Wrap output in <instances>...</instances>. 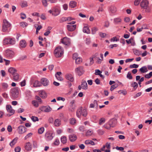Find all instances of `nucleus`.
Listing matches in <instances>:
<instances>
[{
    "label": "nucleus",
    "mask_w": 152,
    "mask_h": 152,
    "mask_svg": "<svg viewBox=\"0 0 152 152\" xmlns=\"http://www.w3.org/2000/svg\"><path fill=\"white\" fill-rule=\"evenodd\" d=\"M148 4L149 1L148 0H142L140 3V6L142 8L145 9V12L148 13L151 11Z\"/></svg>",
    "instance_id": "f257e3e1"
},
{
    "label": "nucleus",
    "mask_w": 152,
    "mask_h": 152,
    "mask_svg": "<svg viewBox=\"0 0 152 152\" xmlns=\"http://www.w3.org/2000/svg\"><path fill=\"white\" fill-rule=\"evenodd\" d=\"M54 54L57 58L61 57L64 53V50L61 46L56 48L54 51Z\"/></svg>",
    "instance_id": "f03ea898"
},
{
    "label": "nucleus",
    "mask_w": 152,
    "mask_h": 152,
    "mask_svg": "<svg viewBox=\"0 0 152 152\" xmlns=\"http://www.w3.org/2000/svg\"><path fill=\"white\" fill-rule=\"evenodd\" d=\"M81 115L86 117L87 115V112L86 109H84L83 110V108L80 107L77 111L76 115L79 118Z\"/></svg>",
    "instance_id": "7ed1b4c3"
},
{
    "label": "nucleus",
    "mask_w": 152,
    "mask_h": 152,
    "mask_svg": "<svg viewBox=\"0 0 152 152\" xmlns=\"http://www.w3.org/2000/svg\"><path fill=\"white\" fill-rule=\"evenodd\" d=\"M11 26L10 24L5 19L3 20V25L2 27V31L4 32H8V28Z\"/></svg>",
    "instance_id": "20e7f679"
},
{
    "label": "nucleus",
    "mask_w": 152,
    "mask_h": 152,
    "mask_svg": "<svg viewBox=\"0 0 152 152\" xmlns=\"http://www.w3.org/2000/svg\"><path fill=\"white\" fill-rule=\"evenodd\" d=\"M11 96L14 98L18 97L19 96V90L18 88L16 87L12 88L11 91Z\"/></svg>",
    "instance_id": "39448f33"
},
{
    "label": "nucleus",
    "mask_w": 152,
    "mask_h": 152,
    "mask_svg": "<svg viewBox=\"0 0 152 152\" xmlns=\"http://www.w3.org/2000/svg\"><path fill=\"white\" fill-rule=\"evenodd\" d=\"M53 16H56L58 15L60 13V10L56 7L53 8L52 10H50L48 11Z\"/></svg>",
    "instance_id": "423d86ee"
},
{
    "label": "nucleus",
    "mask_w": 152,
    "mask_h": 152,
    "mask_svg": "<svg viewBox=\"0 0 152 152\" xmlns=\"http://www.w3.org/2000/svg\"><path fill=\"white\" fill-rule=\"evenodd\" d=\"M78 88L79 90H80L81 88L84 90H86L88 88V85L86 81L84 80H82L81 85H79Z\"/></svg>",
    "instance_id": "0eeeda50"
},
{
    "label": "nucleus",
    "mask_w": 152,
    "mask_h": 152,
    "mask_svg": "<svg viewBox=\"0 0 152 152\" xmlns=\"http://www.w3.org/2000/svg\"><path fill=\"white\" fill-rule=\"evenodd\" d=\"M61 43L66 45L69 46L71 44L70 39L67 37H64L61 40Z\"/></svg>",
    "instance_id": "6e6552de"
},
{
    "label": "nucleus",
    "mask_w": 152,
    "mask_h": 152,
    "mask_svg": "<svg viewBox=\"0 0 152 152\" xmlns=\"http://www.w3.org/2000/svg\"><path fill=\"white\" fill-rule=\"evenodd\" d=\"M17 130L19 134H22L26 132L27 129L24 126L21 125L18 127Z\"/></svg>",
    "instance_id": "1a4fd4ad"
},
{
    "label": "nucleus",
    "mask_w": 152,
    "mask_h": 152,
    "mask_svg": "<svg viewBox=\"0 0 152 152\" xmlns=\"http://www.w3.org/2000/svg\"><path fill=\"white\" fill-rule=\"evenodd\" d=\"M75 72L79 76L81 75L84 72L83 67L82 66H80L76 68L75 69Z\"/></svg>",
    "instance_id": "9d476101"
},
{
    "label": "nucleus",
    "mask_w": 152,
    "mask_h": 152,
    "mask_svg": "<svg viewBox=\"0 0 152 152\" xmlns=\"http://www.w3.org/2000/svg\"><path fill=\"white\" fill-rule=\"evenodd\" d=\"M39 109L45 112H49L52 110V108L49 106H44L40 107Z\"/></svg>",
    "instance_id": "9b49d317"
},
{
    "label": "nucleus",
    "mask_w": 152,
    "mask_h": 152,
    "mask_svg": "<svg viewBox=\"0 0 152 152\" xmlns=\"http://www.w3.org/2000/svg\"><path fill=\"white\" fill-rule=\"evenodd\" d=\"M75 101L73 100L70 103V105L69 108V110L72 112H74L76 109V106L75 104Z\"/></svg>",
    "instance_id": "f8f14e48"
},
{
    "label": "nucleus",
    "mask_w": 152,
    "mask_h": 152,
    "mask_svg": "<svg viewBox=\"0 0 152 152\" xmlns=\"http://www.w3.org/2000/svg\"><path fill=\"white\" fill-rule=\"evenodd\" d=\"M53 133L50 132H48L45 134V137L48 140H52L53 138L52 136Z\"/></svg>",
    "instance_id": "ddd939ff"
},
{
    "label": "nucleus",
    "mask_w": 152,
    "mask_h": 152,
    "mask_svg": "<svg viewBox=\"0 0 152 152\" xmlns=\"http://www.w3.org/2000/svg\"><path fill=\"white\" fill-rule=\"evenodd\" d=\"M41 82L43 85L45 86H48L49 83L48 80L45 78H42L41 80Z\"/></svg>",
    "instance_id": "4468645a"
},
{
    "label": "nucleus",
    "mask_w": 152,
    "mask_h": 152,
    "mask_svg": "<svg viewBox=\"0 0 152 152\" xmlns=\"http://www.w3.org/2000/svg\"><path fill=\"white\" fill-rule=\"evenodd\" d=\"M116 123V120L115 119H112L109 121L108 125L111 127H114Z\"/></svg>",
    "instance_id": "2eb2a0df"
},
{
    "label": "nucleus",
    "mask_w": 152,
    "mask_h": 152,
    "mask_svg": "<svg viewBox=\"0 0 152 152\" xmlns=\"http://www.w3.org/2000/svg\"><path fill=\"white\" fill-rule=\"evenodd\" d=\"M25 148L27 151H31L32 149L31 144L29 142L26 143L25 145Z\"/></svg>",
    "instance_id": "dca6fc26"
},
{
    "label": "nucleus",
    "mask_w": 152,
    "mask_h": 152,
    "mask_svg": "<svg viewBox=\"0 0 152 152\" xmlns=\"http://www.w3.org/2000/svg\"><path fill=\"white\" fill-rule=\"evenodd\" d=\"M76 25H67V28L68 31H74L76 29Z\"/></svg>",
    "instance_id": "f3484780"
},
{
    "label": "nucleus",
    "mask_w": 152,
    "mask_h": 152,
    "mask_svg": "<svg viewBox=\"0 0 152 152\" xmlns=\"http://www.w3.org/2000/svg\"><path fill=\"white\" fill-rule=\"evenodd\" d=\"M65 77L66 79L71 82H73L74 80V79L72 75L70 74H66L65 76Z\"/></svg>",
    "instance_id": "a211bd4d"
},
{
    "label": "nucleus",
    "mask_w": 152,
    "mask_h": 152,
    "mask_svg": "<svg viewBox=\"0 0 152 152\" xmlns=\"http://www.w3.org/2000/svg\"><path fill=\"white\" fill-rule=\"evenodd\" d=\"M39 95L40 97L42 98H45L47 96V94L45 91L43 90H41L39 91Z\"/></svg>",
    "instance_id": "6ab92c4d"
},
{
    "label": "nucleus",
    "mask_w": 152,
    "mask_h": 152,
    "mask_svg": "<svg viewBox=\"0 0 152 152\" xmlns=\"http://www.w3.org/2000/svg\"><path fill=\"white\" fill-rule=\"evenodd\" d=\"M69 138L70 140L72 142L75 141L77 139V136L74 134H72L70 135Z\"/></svg>",
    "instance_id": "aec40b11"
},
{
    "label": "nucleus",
    "mask_w": 152,
    "mask_h": 152,
    "mask_svg": "<svg viewBox=\"0 0 152 152\" xmlns=\"http://www.w3.org/2000/svg\"><path fill=\"white\" fill-rule=\"evenodd\" d=\"M6 109L8 112L14 114L15 111L12 108L11 105H7L6 106Z\"/></svg>",
    "instance_id": "412c9836"
},
{
    "label": "nucleus",
    "mask_w": 152,
    "mask_h": 152,
    "mask_svg": "<svg viewBox=\"0 0 152 152\" xmlns=\"http://www.w3.org/2000/svg\"><path fill=\"white\" fill-rule=\"evenodd\" d=\"M126 42L128 44H131L132 46H134L135 45L134 39L132 38H131L129 40H126Z\"/></svg>",
    "instance_id": "4be33fe9"
},
{
    "label": "nucleus",
    "mask_w": 152,
    "mask_h": 152,
    "mask_svg": "<svg viewBox=\"0 0 152 152\" xmlns=\"http://www.w3.org/2000/svg\"><path fill=\"white\" fill-rule=\"evenodd\" d=\"M74 18L69 17H62L61 19L62 22L66 21H70L72 20H73Z\"/></svg>",
    "instance_id": "5701e85b"
},
{
    "label": "nucleus",
    "mask_w": 152,
    "mask_h": 152,
    "mask_svg": "<svg viewBox=\"0 0 152 152\" xmlns=\"http://www.w3.org/2000/svg\"><path fill=\"white\" fill-rule=\"evenodd\" d=\"M6 55L10 57H12L14 55V53L12 51L7 50L6 51Z\"/></svg>",
    "instance_id": "b1692460"
},
{
    "label": "nucleus",
    "mask_w": 152,
    "mask_h": 152,
    "mask_svg": "<svg viewBox=\"0 0 152 152\" xmlns=\"http://www.w3.org/2000/svg\"><path fill=\"white\" fill-rule=\"evenodd\" d=\"M61 124V121L60 119H56L54 122V125L55 126H59Z\"/></svg>",
    "instance_id": "393cba45"
},
{
    "label": "nucleus",
    "mask_w": 152,
    "mask_h": 152,
    "mask_svg": "<svg viewBox=\"0 0 152 152\" xmlns=\"http://www.w3.org/2000/svg\"><path fill=\"white\" fill-rule=\"evenodd\" d=\"M110 11L112 13L115 12L117 11L116 7L114 6H111L110 7Z\"/></svg>",
    "instance_id": "a878e982"
},
{
    "label": "nucleus",
    "mask_w": 152,
    "mask_h": 152,
    "mask_svg": "<svg viewBox=\"0 0 152 152\" xmlns=\"http://www.w3.org/2000/svg\"><path fill=\"white\" fill-rule=\"evenodd\" d=\"M20 45L22 48H25L27 45L26 41L24 40H21L20 42Z\"/></svg>",
    "instance_id": "bb28decb"
},
{
    "label": "nucleus",
    "mask_w": 152,
    "mask_h": 152,
    "mask_svg": "<svg viewBox=\"0 0 152 152\" xmlns=\"http://www.w3.org/2000/svg\"><path fill=\"white\" fill-rule=\"evenodd\" d=\"M77 6V2L74 1H71L69 4V6L71 8L75 7Z\"/></svg>",
    "instance_id": "cd10ccee"
},
{
    "label": "nucleus",
    "mask_w": 152,
    "mask_h": 152,
    "mask_svg": "<svg viewBox=\"0 0 152 152\" xmlns=\"http://www.w3.org/2000/svg\"><path fill=\"white\" fill-rule=\"evenodd\" d=\"M2 89L4 91H5L8 88V85L6 83H3L1 84Z\"/></svg>",
    "instance_id": "c85d7f7f"
},
{
    "label": "nucleus",
    "mask_w": 152,
    "mask_h": 152,
    "mask_svg": "<svg viewBox=\"0 0 152 152\" xmlns=\"http://www.w3.org/2000/svg\"><path fill=\"white\" fill-rule=\"evenodd\" d=\"M8 71L9 72L12 74V75L16 73L17 72L15 68L13 67L10 68L9 69Z\"/></svg>",
    "instance_id": "c756f323"
},
{
    "label": "nucleus",
    "mask_w": 152,
    "mask_h": 152,
    "mask_svg": "<svg viewBox=\"0 0 152 152\" xmlns=\"http://www.w3.org/2000/svg\"><path fill=\"white\" fill-rule=\"evenodd\" d=\"M85 144L86 145L90 144L93 145H95V143L93 141L88 140H86L85 141Z\"/></svg>",
    "instance_id": "7c9ffc66"
},
{
    "label": "nucleus",
    "mask_w": 152,
    "mask_h": 152,
    "mask_svg": "<svg viewBox=\"0 0 152 152\" xmlns=\"http://www.w3.org/2000/svg\"><path fill=\"white\" fill-rule=\"evenodd\" d=\"M13 80L15 81H18L19 78V75L16 72L13 75Z\"/></svg>",
    "instance_id": "2f4dec72"
},
{
    "label": "nucleus",
    "mask_w": 152,
    "mask_h": 152,
    "mask_svg": "<svg viewBox=\"0 0 152 152\" xmlns=\"http://www.w3.org/2000/svg\"><path fill=\"white\" fill-rule=\"evenodd\" d=\"M139 70L142 73H144L148 71L147 68L146 66L142 67Z\"/></svg>",
    "instance_id": "473e14b6"
},
{
    "label": "nucleus",
    "mask_w": 152,
    "mask_h": 152,
    "mask_svg": "<svg viewBox=\"0 0 152 152\" xmlns=\"http://www.w3.org/2000/svg\"><path fill=\"white\" fill-rule=\"evenodd\" d=\"M83 31L84 32L89 34L90 32V30L88 26H84L83 29Z\"/></svg>",
    "instance_id": "72a5a7b5"
},
{
    "label": "nucleus",
    "mask_w": 152,
    "mask_h": 152,
    "mask_svg": "<svg viewBox=\"0 0 152 152\" xmlns=\"http://www.w3.org/2000/svg\"><path fill=\"white\" fill-rule=\"evenodd\" d=\"M41 85L39 81L37 80H35L33 85V86L35 87H40Z\"/></svg>",
    "instance_id": "f704fd0d"
},
{
    "label": "nucleus",
    "mask_w": 152,
    "mask_h": 152,
    "mask_svg": "<svg viewBox=\"0 0 152 152\" xmlns=\"http://www.w3.org/2000/svg\"><path fill=\"white\" fill-rule=\"evenodd\" d=\"M17 141V138H16L14 139L10 143V145L12 147H13L16 143Z\"/></svg>",
    "instance_id": "c9c22d12"
},
{
    "label": "nucleus",
    "mask_w": 152,
    "mask_h": 152,
    "mask_svg": "<svg viewBox=\"0 0 152 152\" xmlns=\"http://www.w3.org/2000/svg\"><path fill=\"white\" fill-rule=\"evenodd\" d=\"M133 52L134 54L137 56H139L141 53V52L140 51L137 49L133 50Z\"/></svg>",
    "instance_id": "e433bc0d"
},
{
    "label": "nucleus",
    "mask_w": 152,
    "mask_h": 152,
    "mask_svg": "<svg viewBox=\"0 0 152 152\" xmlns=\"http://www.w3.org/2000/svg\"><path fill=\"white\" fill-rule=\"evenodd\" d=\"M20 6L22 8L27 7L28 6L27 2L25 1H22L21 2Z\"/></svg>",
    "instance_id": "4c0bfd02"
},
{
    "label": "nucleus",
    "mask_w": 152,
    "mask_h": 152,
    "mask_svg": "<svg viewBox=\"0 0 152 152\" xmlns=\"http://www.w3.org/2000/svg\"><path fill=\"white\" fill-rule=\"evenodd\" d=\"M61 141L63 143H66L67 141L66 137L64 136H62L61 138Z\"/></svg>",
    "instance_id": "58836bf2"
},
{
    "label": "nucleus",
    "mask_w": 152,
    "mask_h": 152,
    "mask_svg": "<svg viewBox=\"0 0 152 152\" xmlns=\"http://www.w3.org/2000/svg\"><path fill=\"white\" fill-rule=\"evenodd\" d=\"M93 134V131L92 130H88L86 134V136H89Z\"/></svg>",
    "instance_id": "ea45409f"
},
{
    "label": "nucleus",
    "mask_w": 152,
    "mask_h": 152,
    "mask_svg": "<svg viewBox=\"0 0 152 152\" xmlns=\"http://www.w3.org/2000/svg\"><path fill=\"white\" fill-rule=\"evenodd\" d=\"M9 38H5L3 41V44L4 45H8L9 44Z\"/></svg>",
    "instance_id": "a19ab883"
},
{
    "label": "nucleus",
    "mask_w": 152,
    "mask_h": 152,
    "mask_svg": "<svg viewBox=\"0 0 152 152\" xmlns=\"http://www.w3.org/2000/svg\"><path fill=\"white\" fill-rule=\"evenodd\" d=\"M105 119L104 118H101L100 119L99 121V124L101 125L105 123Z\"/></svg>",
    "instance_id": "79ce46f5"
},
{
    "label": "nucleus",
    "mask_w": 152,
    "mask_h": 152,
    "mask_svg": "<svg viewBox=\"0 0 152 152\" xmlns=\"http://www.w3.org/2000/svg\"><path fill=\"white\" fill-rule=\"evenodd\" d=\"M9 44L10 45H13L15 43V41L14 38H9Z\"/></svg>",
    "instance_id": "37998d69"
},
{
    "label": "nucleus",
    "mask_w": 152,
    "mask_h": 152,
    "mask_svg": "<svg viewBox=\"0 0 152 152\" xmlns=\"http://www.w3.org/2000/svg\"><path fill=\"white\" fill-rule=\"evenodd\" d=\"M75 60V63L76 64H80L82 62V60L81 58L80 57H78Z\"/></svg>",
    "instance_id": "c03bdc74"
},
{
    "label": "nucleus",
    "mask_w": 152,
    "mask_h": 152,
    "mask_svg": "<svg viewBox=\"0 0 152 152\" xmlns=\"http://www.w3.org/2000/svg\"><path fill=\"white\" fill-rule=\"evenodd\" d=\"M70 122L71 124L74 125L76 123V120L74 118H72L70 119Z\"/></svg>",
    "instance_id": "a18cd8bd"
},
{
    "label": "nucleus",
    "mask_w": 152,
    "mask_h": 152,
    "mask_svg": "<svg viewBox=\"0 0 152 152\" xmlns=\"http://www.w3.org/2000/svg\"><path fill=\"white\" fill-rule=\"evenodd\" d=\"M138 86L137 83L136 82H134L131 84V86L133 87L134 89H136Z\"/></svg>",
    "instance_id": "49530a36"
},
{
    "label": "nucleus",
    "mask_w": 152,
    "mask_h": 152,
    "mask_svg": "<svg viewBox=\"0 0 152 152\" xmlns=\"http://www.w3.org/2000/svg\"><path fill=\"white\" fill-rule=\"evenodd\" d=\"M98 30V28L96 27H93L91 30L92 34H94L96 33V31Z\"/></svg>",
    "instance_id": "de8ad7c7"
},
{
    "label": "nucleus",
    "mask_w": 152,
    "mask_h": 152,
    "mask_svg": "<svg viewBox=\"0 0 152 152\" xmlns=\"http://www.w3.org/2000/svg\"><path fill=\"white\" fill-rule=\"evenodd\" d=\"M118 86V85L117 84H115L111 86L110 90L111 91H112L115 88H116Z\"/></svg>",
    "instance_id": "09e8293b"
},
{
    "label": "nucleus",
    "mask_w": 152,
    "mask_h": 152,
    "mask_svg": "<svg viewBox=\"0 0 152 152\" xmlns=\"http://www.w3.org/2000/svg\"><path fill=\"white\" fill-rule=\"evenodd\" d=\"M105 145H104L100 149V150L101 151H104L105 152H110V150H105Z\"/></svg>",
    "instance_id": "8fccbe9b"
},
{
    "label": "nucleus",
    "mask_w": 152,
    "mask_h": 152,
    "mask_svg": "<svg viewBox=\"0 0 152 152\" xmlns=\"http://www.w3.org/2000/svg\"><path fill=\"white\" fill-rule=\"evenodd\" d=\"M44 131V127H41L40 128L38 131V133L39 134H42Z\"/></svg>",
    "instance_id": "3c124183"
},
{
    "label": "nucleus",
    "mask_w": 152,
    "mask_h": 152,
    "mask_svg": "<svg viewBox=\"0 0 152 152\" xmlns=\"http://www.w3.org/2000/svg\"><path fill=\"white\" fill-rule=\"evenodd\" d=\"M126 77L128 79L131 80L132 79V77L131 75V74L130 72H129L127 75Z\"/></svg>",
    "instance_id": "603ef678"
},
{
    "label": "nucleus",
    "mask_w": 152,
    "mask_h": 152,
    "mask_svg": "<svg viewBox=\"0 0 152 152\" xmlns=\"http://www.w3.org/2000/svg\"><path fill=\"white\" fill-rule=\"evenodd\" d=\"M31 119L34 122L38 121H39V118L37 117L32 116L31 117Z\"/></svg>",
    "instance_id": "864d4df0"
},
{
    "label": "nucleus",
    "mask_w": 152,
    "mask_h": 152,
    "mask_svg": "<svg viewBox=\"0 0 152 152\" xmlns=\"http://www.w3.org/2000/svg\"><path fill=\"white\" fill-rule=\"evenodd\" d=\"M32 104L34 106L36 107H38L39 106V104L36 101H33L32 102Z\"/></svg>",
    "instance_id": "5fc2aeb1"
},
{
    "label": "nucleus",
    "mask_w": 152,
    "mask_h": 152,
    "mask_svg": "<svg viewBox=\"0 0 152 152\" xmlns=\"http://www.w3.org/2000/svg\"><path fill=\"white\" fill-rule=\"evenodd\" d=\"M139 66V65L137 64H134L132 65H130L129 67L131 68H137Z\"/></svg>",
    "instance_id": "6e6d98bb"
},
{
    "label": "nucleus",
    "mask_w": 152,
    "mask_h": 152,
    "mask_svg": "<svg viewBox=\"0 0 152 152\" xmlns=\"http://www.w3.org/2000/svg\"><path fill=\"white\" fill-rule=\"evenodd\" d=\"M59 144V141L58 139H56L55 140L53 144L55 145H58Z\"/></svg>",
    "instance_id": "4d7b16f0"
},
{
    "label": "nucleus",
    "mask_w": 152,
    "mask_h": 152,
    "mask_svg": "<svg viewBox=\"0 0 152 152\" xmlns=\"http://www.w3.org/2000/svg\"><path fill=\"white\" fill-rule=\"evenodd\" d=\"M121 21V19L120 18H117L114 19V21L116 23L120 22Z\"/></svg>",
    "instance_id": "13d9d810"
},
{
    "label": "nucleus",
    "mask_w": 152,
    "mask_h": 152,
    "mask_svg": "<svg viewBox=\"0 0 152 152\" xmlns=\"http://www.w3.org/2000/svg\"><path fill=\"white\" fill-rule=\"evenodd\" d=\"M20 25L21 26L24 27L27 26V24L26 22H22L20 23Z\"/></svg>",
    "instance_id": "bf43d9fd"
},
{
    "label": "nucleus",
    "mask_w": 152,
    "mask_h": 152,
    "mask_svg": "<svg viewBox=\"0 0 152 152\" xmlns=\"http://www.w3.org/2000/svg\"><path fill=\"white\" fill-rule=\"evenodd\" d=\"M100 36L102 38H104L106 36V34L105 33L100 32L99 33Z\"/></svg>",
    "instance_id": "052dcab7"
},
{
    "label": "nucleus",
    "mask_w": 152,
    "mask_h": 152,
    "mask_svg": "<svg viewBox=\"0 0 152 152\" xmlns=\"http://www.w3.org/2000/svg\"><path fill=\"white\" fill-rule=\"evenodd\" d=\"M21 150V148L19 146H17L15 148V152H20Z\"/></svg>",
    "instance_id": "680f3d73"
},
{
    "label": "nucleus",
    "mask_w": 152,
    "mask_h": 152,
    "mask_svg": "<svg viewBox=\"0 0 152 152\" xmlns=\"http://www.w3.org/2000/svg\"><path fill=\"white\" fill-rule=\"evenodd\" d=\"M141 0H135L134 2V5L135 6L138 5L140 3Z\"/></svg>",
    "instance_id": "e2e57ef3"
},
{
    "label": "nucleus",
    "mask_w": 152,
    "mask_h": 152,
    "mask_svg": "<svg viewBox=\"0 0 152 152\" xmlns=\"http://www.w3.org/2000/svg\"><path fill=\"white\" fill-rule=\"evenodd\" d=\"M78 55L77 53H75L73 55L72 58L73 59L75 60L76 59L78 58Z\"/></svg>",
    "instance_id": "0e129e2a"
},
{
    "label": "nucleus",
    "mask_w": 152,
    "mask_h": 152,
    "mask_svg": "<svg viewBox=\"0 0 152 152\" xmlns=\"http://www.w3.org/2000/svg\"><path fill=\"white\" fill-rule=\"evenodd\" d=\"M118 92L119 94H122L124 95H125L127 93L126 91L122 90L119 91Z\"/></svg>",
    "instance_id": "69168bd1"
},
{
    "label": "nucleus",
    "mask_w": 152,
    "mask_h": 152,
    "mask_svg": "<svg viewBox=\"0 0 152 152\" xmlns=\"http://www.w3.org/2000/svg\"><path fill=\"white\" fill-rule=\"evenodd\" d=\"M95 71V74L96 75H99L102 73V72L99 69H96Z\"/></svg>",
    "instance_id": "338daca9"
},
{
    "label": "nucleus",
    "mask_w": 152,
    "mask_h": 152,
    "mask_svg": "<svg viewBox=\"0 0 152 152\" xmlns=\"http://www.w3.org/2000/svg\"><path fill=\"white\" fill-rule=\"evenodd\" d=\"M42 3L43 5L45 7H46L47 6V2L46 0H42Z\"/></svg>",
    "instance_id": "774afa93"
}]
</instances>
